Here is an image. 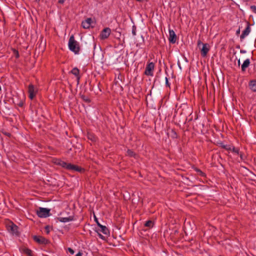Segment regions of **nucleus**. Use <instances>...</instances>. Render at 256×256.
<instances>
[{"label":"nucleus","instance_id":"obj_22","mask_svg":"<svg viewBox=\"0 0 256 256\" xmlns=\"http://www.w3.org/2000/svg\"><path fill=\"white\" fill-rule=\"evenodd\" d=\"M250 9L252 10L256 14V6H250Z\"/></svg>","mask_w":256,"mask_h":256},{"label":"nucleus","instance_id":"obj_29","mask_svg":"<svg viewBox=\"0 0 256 256\" xmlns=\"http://www.w3.org/2000/svg\"><path fill=\"white\" fill-rule=\"evenodd\" d=\"M46 233L48 234L49 232L48 226H46Z\"/></svg>","mask_w":256,"mask_h":256},{"label":"nucleus","instance_id":"obj_13","mask_svg":"<svg viewBox=\"0 0 256 256\" xmlns=\"http://www.w3.org/2000/svg\"><path fill=\"white\" fill-rule=\"evenodd\" d=\"M73 220L72 216H69L66 218H62V217H60L58 218V220H59L60 222H70Z\"/></svg>","mask_w":256,"mask_h":256},{"label":"nucleus","instance_id":"obj_9","mask_svg":"<svg viewBox=\"0 0 256 256\" xmlns=\"http://www.w3.org/2000/svg\"><path fill=\"white\" fill-rule=\"evenodd\" d=\"M169 40L172 43H175L176 40V36L173 30H169Z\"/></svg>","mask_w":256,"mask_h":256},{"label":"nucleus","instance_id":"obj_5","mask_svg":"<svg viewBox=\"0 0 256 256\" xmlns=\"http://www.w3.org/2000/svg\"><path fill=\"white\" fill-rule=\"evenodd\" d=\"M7 229L12 234L16 236L18 234V227L12 222H10L7 224Z\"/></svg>","mask_w":256,"mask_h":256},{"label":"nucleus","instance_id":"obj_16","mask_svg":"<svg viewBox=\"0 0 256 256\" xmlns=\"http://www.w3.org/2000/svg\"><path fill=\"white\" fill-rule=\"evenodd\" d=\"M250 87L253 92H256V80L251 81L250 83Z\"/></svg>","mask_w":256,"mask_h":256},{"label":"nucleus","instance_id":"obj_31","mask_svg":"<svg viewBox=\"0 0 256 256\" xmlns=\"http://www.w3.org/2000/svg\"><path fill=\"white\" fill-rule=\"evenodd\" d=\"M88 138H90L91 140L92 141L95 140V139H96L95 138H92V137L90 138V136Z\"/></svg>","mask_w":256,"mask_h":256},{"label":"nucleus","instance_id":"obj_6","mask_svg":"<svg viewBox=\"0 0 256 256\" xmlns=\"http://www.w3.org/2000/svg\"><path fill=\"white\" fill-rule=\"evenodd\" d=\"M28 92L29 94L30 98L32 100L37 92V89L34 88V85L30 84L28 86Z\"/></svg>","mask_w":256,"mask_h":256},{"label":"nucleus","instance_id":"obj_10","mask_svg":"<svg viewBox=\"0 0 256 256\" xmlns=\"http://www.w3.org/2000/svg\"><path fill=\"white\" fill-rule=\"evenodd\" d=\"M92 23V20L90 18H88L85 21L82 22V25L84 28H88Z\"/></svg>","mask_w":256,"mask_h":256},{"label":"nucleus","instance_id":"obj_11","mask_svg":"<svg viewBox=\"0 0 256 256\" xmlns=\"http://www.w3.org/2000/svg\"><path fill=\"white\" fill-rule=\"evenodd\" d=\"M224 148L226 150H228L232 151L236 154H238V153H239V150L238 149L236 148H235L231 146H227V145L224 146Z\"/></svg>","mask_w":256,"mask_h":256},{"label":"nucleus","instance_id":"obj_24","mask_svg":"<svg viewBox=\"0 0 256 256\" xmlns=\"http://www.w3.org/2000/svg\"><path fill=\"white\" fill-rule=\"evenodd\" d=\"M196 170L200 175L204 176V174L200 170L198 169Z\"/></svg>","mask_w":256,"mask_h":256},{"label":"nucleus","instance_id":"obj_39","mask_svg":"<svg viewBox=\"0 0 256 256\" xmlns=\"http://www.w3.org/2000/svg\"><path fill=\"white\" fill-rule=\"evenodd\" d=\"M36 1H39L40 0H36Z\"/></svg>","mask_w":256,"mask_h":256},{"label":"nucleus","instance_id":"obj_37","mask_svg":"<svg viewBox=\"0 0 256 256\" xmlns=\"http://www.w3.org/2000/svg\"><path fill=\"white\" fill-rule=\"evenodd\" d=\"M18 54L17 53L16 57H18Z\"/></svg>","mask_w":256,"mask_h":256},{"label":"nucleus","instance_id":"obj_28","mask_svg":"<svg viewBox=\"0 0 256 256\" xmlns=\"http://www.w3.org/2000/svg\"><path fill=\"white\" fill-rule=\"evenodd\" d=\"M240 52L241 54H244V53H246V50H240Z\"/></svg>","mask_w":256,"mask_h":256},{"label":"nucleus","instance_id":"obj_3","mask_svg":"<svg viewBox=\"0 0 256 256\" xmlns=\"http://www.w3.org/2000/svg\"><path fill=\"white\" fill-rule=\"evenodd\" d=\"M198 45L200 48L202 55L205 56L210 50V46L207 44H202L200 41L198 42Z\"/></svg>","mask_w":256,"mask_h":256},{"label":"nucleus","instance_id":"obj_30","mask_svg":"<svg viewBox=\"0 0 256 256\" xmlns=\"http://www.w3.org/2000/svg\"><path fill=\"white\" fill-rule=\"evenodd\" d=\"M76 256H82V253L79 252L76 254Z\"/></svg>","mask_w":256,"mask_h":256},{"label":"nucleus","instance_id":"obj_1","mask_svg":"<svg viewBox=\"0 0 256 256\" xmlns=\"http://www.w3.org/2000/svg\"><path fill=\"white\" fill-rule=\"evenodd\" d=\"M68 48L76 54L78 53L80 50L78 43L74 40V36H70L68 40Z\"/></svg>","mask_w":256,"mask_h":256},{"label":"nucleus","instance_id":"obj_19","mask_svg":"<svg viewBox=\"0 0 256 256\" xmlns=\"http://www.w3.org/2000/svg\"><path fill=\"white\" fill-rule=\"evenodd\" d=\"M71 73L76 76H78L79 70L76 68H74L72 70Z\"/></svg>","mask_w":256,"mask_h":256},{"label":"nucleus","instance_id":"obj_38","mask_svg":"<svg viewBox=\"0 0 256 256\" xmlns=\"http://www.w3.org/2000/svg\"><path fill=\"white\" fill-rule=\"evenodd\" d=\"M138 1H142V0H137Z\"/></svg>","mask_w":256,"mask_h":256},{"label":"nucleus","instance_id":"obj_32","mask_svg":"<svg viewBox=\"0 0 256 256\" xmlns=\"http://www.w3.org/2000/svg\"><path fill=\"white\" fill-rule=\"evenodd\" d=\"M88 138H90L91 140L92 141L95 140V139H96L95 138H92V137L90 138V136Z\"/></svg>","mask_w":256,"mask_h":256},{"label":"nucleus","instance_id":"obj_23","mask_svg":"<svg viewBox=\"0 0 256 256\" xmlns=\"http://www.w3.org/2000/svg\"><path fill=\"white\" fill-rule=\"evenodd\" d=\"M25 252L26 254H28V255L29 256H30V254H31V250H28V249H26L25 250Z\"/></svg>","mask_w":256,"mask_h":256},{"label":"nucleus","instance_id":"obj_18","mask_svg":"<svg viewBox=\"0 0 256 256\" xmlns=\"http://www.w3.org/2000/svg\"><path fill=\"white\" fill-rule=\"evenodd\" d=\"M144 226L148 228H151L154 226V222L152 220H148L146 222Z\"/></svg>","mask_w":256,"mask_h":256},{"label":"nucleus","instance_id":"obj_17","mask_svg":"<svg viewBox=\"0 0 256 256\" xmlns=\"http://www.w3.org/2000/svg\"><path fill=\"white\" fill-rule=\"evenodd\" d=\"M100 229L98 231L102 232L103 234H106L108 233V230L106 226H100Z\"/></svg>","mask_w":256,"mask_h":256},{"label":"nucleus","instance_id":"obj_36","mask_svg":"<svg viewBox=\"0 0 256 256\" xmlns=\"http://www.w3.org/2000/svg\"><path fill=\"white\" fill-rule=\"evenodd\" d=\"M240 156L241 159L242 160L243 158H242V154H240Z\"/></svg>","mask_w":256,"mask_h":256},{"label":"nucleus","instance_id":"obj_21","mask_svg":"<svg viewBox=\"0 0 256 256\" xmlns=\"http://www.w3.org/2000/svg\"><path fill=\"white\" fill-rule=\"evenodd\" d=\"M132 34L134 36H135L136 34V26H132Z\"/></svg>","mask_w":256,"mask_h":256},{"label":"nucleus","instance_id":"obj_15","mask_svg":"<svg viewBox=\"0 0 256 256\" xmlns=\"http://www.w3.org/2000/svg\"><path fill=\"white\" fill-rule=\"evenodd\" d=\"M250 32V29L248 27H247L242 32V35L240 36V38L243 39L245 38L246 36H248Z\"/></svg>","mask_w":256,"mask_h":256},{"label":"nucleus","instance_id":"obj_26","mask_svg":"<svg viewBox=\"0 0 256 256\" xmlns=\"http://www.w3.org/2000/svg\"><path fill=\"white\" fill-rule=\"evenodd\" d=\"M98 236L102 238V239H104V236L100 234L98 232Z\"/></svg>","mask_w":256,"mask_h":256},{"label":"nucleus","instance_id":"obj_7","mask_svg":"<svg viewBox=\"0 0 256 256\" xmlns=\"http://www.w3.org/2000/svg\"><path fill=\"white\" fill-rule=\"evenodd\" d=\"M154 69V64L150 62L148 64L146 68L145 74L148 76H152V71Z\"/></svg>","mask_w":256,"mask_h":256},{"label":"nucleus","instance_id":"obj_12","mask_svg":"<svg viewBox=\"0 0 256 256\" xmlns=\"http://www.w3.org/2000/svg\"><path fill=\"white\" fill-rule=\"evenodd\" d=\"M34 238L36 242L39 243L45 244L47 242V240L46 238L42 236H34Z\"/></svg>","mask_w":256,"mask_h":256},{"label":"nucleus","instance_id":"obj_25","mask_svg":"<svg viewBox=\"0 0 256 256\" xmlns=\"http://www.w3.org/2000/svg\"><path fill=\"white\" fill-rule=\"evenodd\" d=\"M68 251L72 254H74V250L72 249L71 248H68Z\"/></svg>","mask_w":256,"mask_h":256},{"label":"nucleus","instance_id":"obj_2","mask_svg":"<svg viewBox=\"0 0 256 256\" xmlns=\"http://www.w3.org/2000/svg\"><path fill=\"white\" fill-rule=\"evenodd\" d=\"M55 162L58 165H60L66 168L68 170H72L74 171L80 172L82 170L81 168L76 165L72 164H67L66 162L60 160H56Z\"/></svg>","mask_w":256,"mask_h":256},{"label":"nucleus","instance_id":"obj_20","mask_svg":"<svg viewBox=\"0 0 256 256\" xmlns=\"http://www.w3.org/2000/svg\"><path fill=\"white\" fill-rule=\"evenodd\" d=\"M127 153L128 156H136V154L134 152L130 150H128Z\"/></svg>","mask_w":256,"mask_h":256},{"label":"nucleus","instance_id":"obj_8","mask_svg":"<svg viewBox=\"0 0 256 256\" xmlns=\"http://www.w3.org/2000/svg\"><path fill=\"white\" fill-rule=\"evenodd\" d=\"M110 32H111L110 29L108 28H104L102 30V32L100 35V37L102 39H103V40L107 38L109 36Z\"/></svg>","mask_w":256,"mask_h":256},{"label":"nucleus","instance_id":"obj_14","mask_svg":"<svg viewBox=\"0 0 256 256\" xmlns=\"http://www.w3.org/2000/svg\"><path fill=\"white\" fill-rule=\"evenodd\" d=\"M250 61L249 59L246 60L242 66V70L245 71L246 69L249 66Z\"/></svg>","mask_w":256,"mask_h":256},{"label":"nucleus","instance_id":"obj_33","mask_svg":"<svg viewBox=\"0 0 256 256\" xmlns=\"http://www.w3.org/2000/svg\"><path fill=\"white\" fill-rule=\"evenodd\" d=\"M58 2L60 4H63L64 2V0H60Z\"/></svg>","mask_w":256,"mask_h":256},{"label":"nucleus","instance_id":"obj_4","mask_svg":"<svg viewBox=\"0 0 256 256\" xmlns=\"http://www.w3.org/2000/svg\"><path fill=\"white\" fill-rule=\"evenodd\" d=\"M38 216L40 218H46L50 216V210L46 208H39L36 210Z\"/></svg>","mask_w":256,"mask_h":256},{"label":"nucleus","instance_id":"obj_27","mask_svg":"<svg viewBox=\"0 0 256 256\" xmlns=\"http://www.w3.org/2000/svg\"><path fill=\"white\" fill-rule=\"evenodd\" d=\"M95 220H96V221L98 224V225L99 226V227L100 228V226H102L99 222H98V221L97 219L96 218H95Z\"/></svg>","mask_w":256,"mask_h":256},{"label":"nucleus","instance_id":"obj_35","mask_svg":"<svg viewBox=\"0 0 256 256\" xmlns=\"http://www.w3.org/2000/svg\"><path fill=\"white\" fill-rule=\"evenodd\" d=\"M240 60H238V64L240 66Z\"/></svg>","mask_w":256,"mask_h":256},{"label":"nucleus","instance_id":"obj_34","mask_svg":"<svg viewBox=\"0 0 256 256\" xmlns=\"http://www.w3.org/2000/svg\"><path fill=\"white\" fill-rule=\"evenodd\" d=\"M166 84H168V80L167 78H166Z\"/></svg>","mask_w":256,"mask_h":256}]
</instances>
